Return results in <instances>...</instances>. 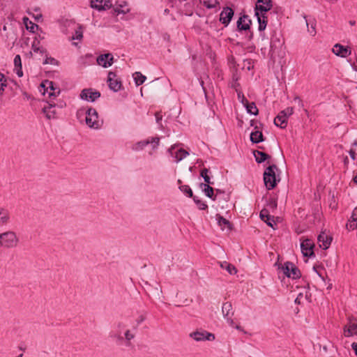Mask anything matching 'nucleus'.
Returning a JSON list of instances; mask_svg holds the SVG:
<instances>
[{
	"label": "nucleus",
	"mask_w": 357,
	"mask_h": 357,
	"mask_svg": "<svg viewBox=\"0 0 357 357\" xmlns=\"http://www.w3.org/2000/svg\"><path fill=\"white\" fill-rule=\"evenodd\" d=\"M14 64L15 68H22L21 57L20 55H16L14 58Z\"/></svg>",
	"instance_id": "nucleus-46"
},
{
	"label": "nucleus",
	"mask_w": 357,
	"mask_h": 357,
	"mask_svg": "<svg viewBox=\"0 0 357 357\" xmlns=\"http://www.w3.org/2000/svg\"><path fill=\"white\" fill-rule=\"evenodd\" d=\"M19 243V238L15 232L7 231L0 234V248H13Z\"/></svg>",
	"instance_id": "nucleus-4"
},
{
	"label": "nucleus",
	"mask_w": 357,
	"mask_h": 357,
	"mask_svg": "<svg viewBox=\"0 0 357 357\" xmlns=\"http://www.w3.org/2000/svg\"><path fill=\"white\" fill-rule=\"evenodd\" d=\"M10 221V213L8 210L0 208V224L6 225Z\"/></svg>",
	"instance_id": "nucleus-26"
},
{
	"label": "nucleus",
	"mask_w": 357,
	"mask_h": 357,
	"mask_svg": "<svg viewBox=\"0 0 357 357\" xmlns=\"http://www.w3.org/2000/svg\"><path fill=\"white\" fill-rule=\"evenodd\" d=\"M149 144V141L146 139L139 141L132 145V150L134 151H142L147 145Z\"/></svg>",
	"instance_id": "nucleus-27"
},
{
	"label": "nucleus",
	"mask_w": 357,
	"mask_h": 357,
	"mask_svg": "<svg viewBox=\"0 0 357 357\" xmlns=\"http://www.w3.org/2000/svg\"><path fill=\"white\" fill-rule=\"evenodd\" d=\"M315 26H316L315 23L312 22V23H311L310 29H308L309 33L312 36H314L316 34Z\"/></svg>",
	"instance_id": "nucleus-49"
},
{
	"label": "nucleus",
	"mask_w": 357,
	"mask_h": 357,
	"mask_svg": "<svg viewBox=\"0 0 357 357\" xmlns=\"http://www.w3.org/2000/svg\"><path fill=\"white\" fill-rule=\"evenodd\" d=\"M347 228L350 230H354L357 229V216H351V219L349 220V222L347 224Z\"/></svg>",
	"instance_id": "nucleus-37"
},
{
	"label": "nucleus",
	"mask_w": 357,
	"mask_h": 357,
	"mask_svg": "<svg viewBox=\"0 0 357 357\" xmlns=\"http://www.w3.org/2000/svg\"><path fill=\"white\" fill-rule=\"evenodd\" d=\"M354 182L357 184V174L353 178Z\"/></svg>",
	"instance_id": "nucleus-59"
},
{
	"label": "nucleus",
	"mask_w": 357,
	"mask_h": 357,
	"mask_svg": "<svg viewBox=\"0 0 357 357\" xmlns=\"http://www.w3.org/2000/svg\"><path fill=\"white\" fill-rule=\"evenodd\" d=\"M178 146L177 144H173L168 149V153L176 162H179L189 155V153L186 150L183 148H178Z\"/></svg>",
	"instance_id": "nucleus-6"
},
{
	"label": "nucleus",
	"mask_w": 357,
	"mask_h": 357,
	"mask_svg": "<svg viewBox=\"0 0 357 357\" xmlns=\"http://www.w3.org/2000/svg\"><path fill=\"white\" fill-rule=\"evenodd\" d=\"M319 247L324 250H326L329 248L332 238L328 235L326 232H321L317 237Z\"/></svg>",
	"instance_id": "nucleus-21"
},
{
	"label": "nucleus",
	"mask_w": 357,
	"mask_h": 357,
	"mask_svg": "<svg viewBox=\"0 0 357 357\" xmlns=\"http://www.w3.org/2000/svg\"><path fill=\"white\" fill-rule=\"evenodd\" d=\"M349 155H350L351 158L353 160H355V155H356V153H355V151H354L351 150V151H349Z\"/></svg>",
	"instance_id": "nucleus-55"
},
{
	"label": "nucleus",
	"mask_w": 357,
	"mask_h": 357,
	"mask_svg": "<svg viewBox=\"0 0 357 357\" xmlns=\"http://www.w3.org/2000/svg\"><path fill=\"white\" fill-rule=\"evenodd\" d=\"M234 15V11L231 8L227 7L223 9L220 15V21L225 25H227Z\"/></svg>",
	"instance_id": "nucleus-22"
},
{
	"label": "nucleus",
	"mask_w": 357,
	"mask_h": 357,
	"mask_svg": "<svg viewBox=\"0 0 357 357\" xmlns=\"http://www.w3.org/2000/svg\"><path fill=\"white\" fill-rule=\"evenodd\" d=\"M8 86L7 77L0 73V96H2Z\"/></svg>",
	"instance_id": "nucleus-32"
},
{
	"label": "nucleus",
	"mask_w": 357,
	"mask_h": 357,
	"mask_svg": "<svg viewBox=\"0 0 357 357\" xmlns=\"http://www.w3.org/2000/svg\"><path fill=\"white\" fill-rule=\"evenodd\" d=\"M61 31H62V32H63V33H66V34H67V33H68L67 30H66V29H65L64 28H62Z\"/></svg>",
	"instance_id": "nucleus-60"
},
{
	"label": "nucleus",
	"mask_w": 357,
	"mask_h": 357,
	"mask_svg": "<svg viewBox=\"0 0 357 357\" xmlns=\"http://www.w3.org/2000/svg\"><path fill=\"white\" fill-rule=\"evenodd\" d=\"M216 220L218 222V225L222 228V229H230V223L229 220L225 219V218L222 217L220 215H216Z\"/></svg>",
	"instance_id": "nucleus-30"
},
{
	"label": "nucleus",
	"mask_w": 357,
	"mask_h": 357,
	"mask_svg": "<svg viewBox=\"0 0 357 357\" xmlns=\"http://www.w3.org/2000/svg\"><path fill=\"white\" fill-rule=\"evenodd\" d=\"M107 82L109 89L114 92H117L121 89V82L117 77L116 74L114 72H109L107 76Z\"/></svg>",
	"instance_id": "nucleus-11"
},
{
	"label": "nucleus",
	"mask_w": 357,
	"mask_h": 357,
	"mask_svg": "<svg viewBox=\"0 0 357 357\" xmlns=\"http://www.w3.org/2000/svg\"><path fill=\"white\" fill-rule=\"evenodd\" d=\"M56 63V60L52 57H47L43 62V64H52L54 65Z\"/></svg>",
	"instance_id": "nucleus-48"
},
{
	"label": "nucleus",
	"mask_w": 357,
	"mask_h": 357,
	"mask_svg": "<svg viewBox=\"0 0 357 357\" xmlns=\"http://www.w3.org/2000/svg\"><path fill=\"white\" fill-rule=\"evenodd\" d=\"M352 68L354 71L357 72V63L352 64Z\"/></svg>",
	"instance_id": "nucleus-57"
},
{
	"label": "nucleus",
	"mask_w": 357,
	"mask_h": 357,
	"mask_svg": "<svg viewBox=\"0 0 357 357\" xmlns=\"http://www.w3.org/2000/svg\"><path fill=\"white\" fill-rule=\"evenodd\" d=\"M282 114H284V116L287 119L289 116H290L294 113V109L293 107H287L285 109L280 112Z\"/></svg>",
	"instance_id": "nucleus-44"
},
{
	"label": "nucleus",
	"mask_w": 357,
	"mask_h": 357,
	"mask_svg": "<svg viewBox=\"0 0 357 357\" xmlns=\"http://www.w3.org/2000/svg\"><path fill=\"white\" fill-rule=\"evenodd\" d=\"M47 105L43 108V113L45 115L46 118L49 120L56 119V111L55 102H47Z\"/></svg>",
	"instance_id": "nucleus-17"
},
{
	"label": "nucleus",
	"mask_w": 357,
	"mask_h": 357,
	"mask_svg": "<svg viewBox=\"0 0 357 357\" xmlns=\"http://www.w3.org/2000/svg\"><path fill=\"white\" fill-rule=\"evenodd\" d=\"M64 27H70L72 29H75V34L72 36V40H82L83 37V31L81 26H79L75 24V22L71 20H66L63 23Z\"/></svg>",
	"instance_id": "nucleus-13"
},
{
	"label": "nucleus",
	"mask_w": 357,
	"mask_h": 357,
	"mask_svg": "<svg viewBox=\"0 0 357 357\" xmlns=\"http://www.w3.org/2000/svg\"><path fill=\"white\" fill-rule=\"evenodd\" d=\"M40 86L44 89L43 94L45 95L47 93L50 98L52 96H56L60 93L59 89L54 87V83L49 80H45L41 84Z\"/></svg>",
	"instance_id": "nucleus-14"
},
{
	"label": "nucleus",
	"mask_w": 357,
	"mask_h": 357,
	"mask_svg": "<svg viewBox=\"0 0 357 357\" xmlns=\"http://www.w3.org/2000/svg\"><path fill=\"white\" fill-rule=\"evenodd\" d=\"M200 187L206 196L213 199V200L215 199V198L213 197V188L210 186V184L201 183Z\"/></svg>",
	"instance_id": "nucleus-28"
},
{
	"label": "nucleus",
	"mask_w": 357,
	"mask_h": 357,
	"mask_svg": "<svg viewBox=\"0 0 357 357\" xmlns=\"http://www.w3.org/2000/svg\"><path fill=\"white\" fill-rule=\"evenodd\" d=\"M179 189L181 192L185 194L189 197H192V191L190 187L188 185H183L179 187Z\"/></svg>",
	"instance_id": "nucleus-42"
},
{
	"label": "nucleus",
	"mask_w": 357,
	"mask_h": 357,
	"mask_svg": "<svg viewBox=\"0 0 357 357\" xmlns=\"http://www.w3.org/2000/svg\"><path fill=\"white\" fill-rule=\"evenodd\" d=\"M197 206L200 210H205L206 208H208V206L204 202H202L201 201L199 202Z\"/></svg>",
	"instance_id": "nucleus-51"
},
{
	"label": "nucleus",
	"mask_w": 357,
	"mask_h": 357,
	"mask_svg": "<svg viewBox=\"0 0 357 357\" xmlns=\"http://www.w3.org/2000/svg\"><path fill=\"white\" fill-rule=\"evenodd\" d=\"M274 123L276 126L284 128L287 125V119L282 113H279L274 119Z\"/></svg>",
	"instance_id": "nucleus-23"
},
{
	"label": "nucleus",
	"mask_w": 357,
	"mask_h": 357,
	"mask_svg": "<svg viewBox=\"0 0 357 357\" xmlns=\"http://www.w3.org/2000/svg\"><path fill=\"white\" fill-rule=\"evenodd\" d=\"M268 226L273 228V225L275 224V221L272 222L271 220H264Z\"/></svg>",
	"instance_id": "nucleus-54"
},
{
	"label": "nucleus",
	"mask_w": 357,
	"mask_h": 357,
	"mask_svg": "<svg viewBox=\"0 0 357 357\" xmlns=\"http://www.w3.org/2000/svg\"><path fill=\"white\" fill-rule=\"evenodd\" d=\"M351 347L354 351L355 355L357 356V342L352 343Z\"/></svg>",
	"instance_id": "nucleus-53"
},
{
	"label": "nucleus",
	"mask_w": 357,
	"mask_h": 357,
	"mask_svg": "<svg viewBox=\"0 0 357 357\" xmlns=\"http://www.w3.org/2000/svg\"><path fill=\"white\" fill-rule=\"evenodd\" d=\"M245 106L246 107L247 112L252 115H257L258 114V109L255 102H249L247 100H245Z\"/></svg>",
	"instance_id": "nucleus-31"
},
{
	"label": "nucleus",
	"mask_w": 357,
	"mask_h": 357,
	"mask_svg": "<svg viewBox=\"0 0 357 357\" xmlns=\"http://www.w3.org/2000/svg\"><path fill=\"white\" fill-rule=\"evenodd\" d=\"M24 22L25 24L26 28L27 30L30 31L32 33L35 32V29H38V26L35 23L29 20L27 17L24 18Z\"/></svg>",
	"instance_id": "nucleus-36"
},
{
	"label": "nucleus",
	"mask_w": 357,
	"mask_h": 357,
	"mask_svg": "<svg viewBox=\"0 0 357 357\" xmlns=\"http://www.w3.org/2000/svg\"><path fill=\"white\" fill-rule=\"evenodd\" d=\"M272 3L271 0H257L255 5V15L259 23V30L264 31L267 24L266 13L271 10Z\"/></svg>",
	"instance_id": "nucleus-1"
},
{
	"label": "nucleus",
	"mask_w": 357,
	"mask_h": 357,
	"mask_svg": "<svg viewBox=\"0 0 357 357\" xmlns=\"http://www.w3.org/2000/svg\"><path fill=\"white\" fill-rule=\"evenodd\" d=\"M278 170L276 165H273L268 167L264 173V181L268 190L273 189L280 178L277 179L275 172Z\"/></svg>",
	"instance_id": "nucleus-5"
},
{
	"label": "nucleus",
	"mask_w": 357,
	"mask_h": 357,
	"mask_svg": "<svg viewBox=\"0 0 357 357\" xmlns=\"http://www.w3.org/2000/svg\"><path fill=\"white\" fill-rule=\"evenodd\" d=\"M332 52L336 56L342 58H346L351 54L350 47L343 46L340 43H336L333 46Z\"/></svg>",
	"instance_id": "nucleus-15"
},
{
	"label": "nucleus",
	"mask_w": 357,
	"mask_h": 357,
	"mask_svg": "<svg viewBox=\"0 0 357 357\" xmlns=\"http://www.w3.org/2000/svg\"><path fill=\"white\" fill-rule=\"evenodd\" d=\"M16 73L18 75V77H22L23 75V73L22 71L21 68L17 70Z\"/></svg>",
	"instance_id": "nucleus-56"
},
{
	"label": "nucleus",
	"mask_w": 357,
	"mask_h": 357,
	"mask_svg": "<svg viewBox=\"0 0 357 357\" xmlns=\"http://www.w3.org/2000/svg\"><path fill=\"white\" fill-rule=\"evenodd\" d=\"M232 309V305L230 302H225L222 304V312L224 318L229 316H233L234 312Z\"/></svg>",
	"instance_id": "nucleus-25"
},
{
	"label": "nucleus",
	"mask_w": 357,
	"mask_h": 357,
	"mask_svg": "<svg viewBox=\"0 0 357 357\" xmlns=\"http://www.w3.org/2000/svg\"><path fill=\"white\" fill-rule=\"evenodd\" d=\"M155 116L156 123H158L159 128L160 129H162V125L161 121H162V116L161 113L160 112H156Z\"/></svg>",
	"instance_id": "nucleus-45"
},
{
	"label": "nucleus",
	"mask_w": 357,
	"mask_h": 357,
	"mask_svg": "<svg viewBox=\"0 0 357 357\" xmlns=\"http://www.w3.org/2000/svg\"><path fill=\"white\" fill-rule=\"evenodd\" d=\"M250 21L247 16H243L237 22V26L239 30H248L250 28Z\"/></svg>",
	"instance_id": "nucleus-24"
},
{
	"label": "nucleus",
	"mask_w": 357,
	"mask_h": 357,
	"mask_svg": "<svg viewBox=\"0 0 357 357\" xmlns=\"http://www.w3.org/2000/svg\"><path fill=\"white\" fill-rule=\"evenodd\" d=\"M343 334L346 337L357 335V321L353 318H349L348 322L344 326Z\"/></svg>",
	"instance_id": "nucleus-10"
},
{
	"label": "nucleus",
	"mask_w": 357,
	"mask_h": 357,
	"mask_svg": "<svg viewBox=\"0 0 357 357\" xmlns=\"http://www.w3.org/2000/svg\"><path fill=\"white\" fill-rule=\"evenodd\" d=\"M253 154L255 158V160L258 163H261L270 158V156L268 154L260 151H255L253 152Z\"/></svg>",
	"instance_id": "nucleus-29"
},
{
	"label": "nucleus",
	"mask_w": 357,
	"mask_h": 357,
	"mask_svg": "<svg viewBox=\"0 0 357 357\" xmlns=\"http://www.w3.org/2000/svg\"><path fill=\"white\" fill-rule=\"evenodd\" d=\"M208 169L206 168H204L201 171V176L204 178L205 181V184H213V183L211 181V178L208 176Z\"/></svg>",
	"instance_id": "nucleus-38"
},
{
	"label": "nucleus",
	"mask_w": 357,
	"mask_h": 357,
	"mask_svg": "<svg viewBox=\"0 0 357 357\" xmlns=\"http://www.w3.org/2000/svg\"><path fill=\"white\" fill-rule=\"evenodd\" d=\"M222 268L225 269L231 275H234L237 273L236 268L231 264L224 261L220 264Z\"/></svg>",
	"instance_id": "nucleus-34"
},
{
	"label": "nucleus",
	"mask_w": 357,
	"mask_h": 357,
	"mask_svg": "<svg viewBox=\"0 0 357 357\" xmlns=\"http://www.w3.org/2000/svg\"><path fill=\"white\" fill-rule=\"evenodd\" d=\"M250 140L253 143H259L260 142H262L264 140L262 132L260 131L252 132L250 134Z\"/></svg>",
	"instance_id": "nucleus-33"
},
{
	"label": "nucleus",
	"mask_w": 357,
	"mask_h": 357,
	"mask_svg": "<svg viewBox=\"0 0 357 357\" xmlns=\"http://www.w3.org/2000/svg\"><path fill=\"white\" fill-rule=\"evenodd\" d=\"M114 11L116 15H125L130 13V8L126 1H120L116 2L114 6Z\"/></svg>",
	"instance_id": "nucleus-20"
},
{
	"label": "nucleus",
	"mask_w": 357,
	"mask_h": 357,
	"mask_svg": "<svg viewBox=\"0 0 357 357\" xmlns=\"http://www.w3.org/2000/svg\"><path fill=\"white\" fill-rule=\"evenodd\" d=\"M260 218L262 220H271L273 222V218L268 214L266 209H263L260 212Z\"/></svg>",
	"instance_id": "nucleus-43"
},
{
	"label": "nucleus",
	"mask_w": 357,
	"mask_h": 357,
	"mask_svg": "<svg viewBox=\"0 0 357 357\" xmlns=\"http://www.w3.org/2000/svg\"><path fill=\"white\" fill-rule=\"evenodd\" d=\"M232 316H229V317H225V319L227 320V322L230 325V326H233L234 325V321L232 319Z\"/></svg>",
	"instance_id": "nucleus-52"
},
{
	"label": "nucleus",
	"mask_w": 357,
	"mask_h": 357,
	"mask_svg": "<svg viewBox=\"0 0 357 357\" xmlns=\"http://www.w3.org/2000/svg\"><path fill=\"white\" fill-rule=\"evenodd\" d=\"M132 17H133V16H132L130 17H126L124 18V20H128L131 19Z\"/></svg>",
	"instance_id": "nucleus-62"
},
{
	"label": "nucleus",
	"mask_w": 357,
	"mask_h": 357,
	"mask_svg": "<svg viewBox=\"0 0 357 357\" xmlns=\"http://www.w3.org/2000/svg\"><path fill=\"white\" fill-rule=\"evenodd\" d=\"M96 61L99 66L106 68L113 64L114 57L110 53L103 54L97 57Z\"/></svg>",
	"instance_id": "nucleus-18"
},
{
	"label": "nucleus",
	"mask_w": 357,
	"mask_h": 357,
	"mask_svg": "<svg viewBox=\"0 0 357 357\" xmlns=\"http://www.w3.org/2000/svg\"><path fill=\"white\" fill-rule=\"evenodd\" d=\"M282 271L284 274L292 279H297L301 277L300 271L298 269L296 266L291 262H286L282 266Z\"/></svg>",
	"instance_id": "nucleus-8"
},
{
	"label": "nucleus",
	"mask_w": 357,
	"mask_h": 357,
	"mask_svg": "<svg viewBox=\"0 0 357 357\" xmlns=\"http://www.w3.org/2000/svg\"><path fill=\"white\" fill-rule=\"evenodd\" d=\"M126 326L122 322L116 324L114 329L109 333V337L112 338L118 344H122L124 338L122 333L124 331Z\"/></svg>",
	"instance_id": "nucleus-7"
},
{
	"label": "nucleus",
	"mask_w": 357,
	"mask_h": 357,
	"mask_svg": "<svg viewBox=\"0 0 357 357\" xmlns=\"http://www.w3.org/2000/svg\"><path fill=\"white\" fill-rule=\"evenodd\" d=\"M147 141H149V144H151L153 149H156L159 146L160 138L158 137H152L148 138Z\"/></svg>",
	"instance_id": "nucleus-41"
},
{
	"label": "nucleus",
	"mask_w": 357,
	"mask_h": 357,
	"mask_svg": "<svg viewBox=\"0 0 357 357\" xmlns=\"http://www.w3.org/2000/svg\"><path fill=\"white\" fill-rule=\"evenodd\" d=\"M146 79V77L139 72H136L134 75V79L137 86L142 84Z\"/></svg>",
	"instance_id": "nucleus-35"
},
{
	"label": "nucleus",
	"mask_w": 357,
	"mask_h": 357,
	"mask_svg": "<svg viewBox=\"0 0 357 357\" xmlns=\"http://www.w3.org/2000/svg\"><path fill=\"white\" fill-rule=\"evenodd\" d=\"M55 105H56V107H58L60 109L63 108L66 106V103L62 100L57 101L56 102H55Z\"/></svg>",
	"instance_id": "nucleus-50"
},
{
	"label": "nucleus",
	"mask_w": 357,
	"mask_h": 357,
	"mask_svg": "<svg viewBox=\"0 0 357 357\" xmlns=\"http://www.w3.org/2000/svg\"><path fill=\"white\" fill-rule=\"evenodd\" d=\"M143 320H144V318L142 317L139 319V322H142V321H143Z\"/></svg>",
	"instance_id": "nucleus-64"
},
{
	"label": "nucleus",
	"mask_w": 357,
	"mask_h": 357,
	"mask_svg": "<svg viewBox=\"0 0 357 357\" xmlns=\"http://www.w3.org/2000/svg\"><path fill=\"white\" fill-rule=\"evenodd\" d=\"M201 2L208 8H215L218 4V0H201Z\"/></svg>",
	"instance_id": "nucleus-39"
},
{
	"label": "nucleus",
	"mask_w": 357,
	"mask_h": 357,
	"mask_svg": "<svg viewBox=\"0 0 357 357\" xmlns=\"http://www.w3.org/2000/svg\"><path fill=\"white\" fill-rule=\"evenodd\" d=\"M193 200H194V202H195L197 204H199V202H200V201L197 199V197H193Z\"/></svg>",
	"instance_id": "nucleus-58"
},
{
	"label": "nucleus",
	"mask_w": 357,
	"mask_h": 357,
	"mask_svg": "<svg viewBox=\"0 0 357 357\" xmlns=\"http://www.w3.org/2000/svg\"><path fill=\"white\" fill-rule=\"evenodd\" d=\"M190 337L194 339L195 341H213L215 340V335L207 332L206 331H195L190 334Z\"/></svg>",
	"instance_id": "nucleus-12"
},
{
	"label": "nucleus",
	"mask_w": 357,
	"mask_h": 357,
	"mask_svg": "<svg viewBox=\"0 0 357 357\" xmlns=\"http://www.w3.org/2000/svg\"><path fill=\"white\" fill-rule=\"evenodd\" d=\"M90 5L98 11L108 10L112 6L110 0H91Z\"/></svg>",
	"instance_id": "nucleus-16"
},
{
	"label": "nucleus",
	"mask_w": 357,
	"mask_h": 357,
	"mask_svg": "<svg viewBox=\"0 0 357 357\" xmlns=\"http://www.w3.org/2000/svg\"><path fill=\"white\" fill-rule=\"evenodd\" d=\"M284 44V39L280 33L275 31L271 36L269 54L271 58L280 56Z\"/></svg>",
	"instance_id": "nucleus-3"
},
{
	"label": "nucleus",
	"mask_w": 357,
	"mask_h": 357,
	"mask_svg": "<svg viewBox=\"0 0 357 357\" xmlns=\"http://www.w3.org/2000/svg\"><path fill=\"white\" fill-rule=\"evenodd\" d=\"M295 100H298L299 102H302L301 100L300 99V98H298V97H296Z\"/></svg>",
	"instance_id": "nucleus-61"
},
{
	"label": "nucleus",
	"mask_w": 357,
	"mask_h": 357,
	"mask_svg": "<svg viewBox=\"0 0 357 357\" xmlns=\"http://www.w3.org/2000/svg\"><path fill=\"white\" fill-rule=\"evenodd\" d=\"M236 328L237 330H241V326H236Z\"/></svg>",
	"instance_id": "nucleus-63"
},
{
	"label": "nucleus",
	"mask_w": 357,
	"mask_h": 357,
	"mask_svg": "<svg viewBox=\"0 0 357 357\" xmlns=\"http://www.w3.org/2000/svg\"><path fill=\"white\" fill-rule=\"evenodd\" d=\"M79 97L87 102H94L100 97V93L93 89H84L81 91Z\"/></svg>",
	"instance_id": "nucleus-9"
},
{
	"label": "nucleus",
	"mask_w": 357,
	"mask_h": 357,
	"mask_svg": "<svg viewBox=\"0 0 357 357\" xmlns=\"http://www.w3.org/2000/svg\"><path fill=\"white\" fill-rule=\"evenodd\" d=\"M314 243L310 239H305L301 243V249L305 257L314 255Z\"/></svg>",
	"instance_id": "nucleus-19"
},
{
	"label": "nucleus",
	"mask_w": 357,
	"mask_h": 357,
	"mask_svg": "<svg viewBox=\"0 0 357 357\" xmlns=\"http://www.w3.org/2000/svg\"><path fill=\"white\" fill-rule=\"evenodd\" d=\"M32 50L34 52L42 53L43 52V48L38 46L35 41L32 44Z\"/></svg>",
	"instance_id": "nucleus-47"
},
{
	"label": "nucleus",
	"mask_w": 357,
	"mask_h": 357,
	"mask_svg": "<svg viewBox=\"0 0 357 357\" xmlns=\"http://www.w3.org/2000/svg\"><path fill=\"white\" fill-rule=\"evenodd\" d=\"M135 337V335L131 333V331L128 329L124 331V339L126 340V346H129L130 344V340Z\"/></svg>",
	"instance_id": "nucleus-40"
},
{
	"label": "nucleus",
	"mask_w": 357,
	"mask_h": 357,
	"mask_svg": "<svg viewBox=\"0 0 357 357\" xmlns=\"http://www.w3.org/2000/svg\"><path fill=\"white\" fill-rule=\"evenodd\" d=\"M85 115V123L91 129L98 130L100 128L102 122L98 119V114L96 109L90 107L86 112L79 110L77 116Z\"/></svg>",
	"instance_id": "nucleus-2"
}]
</instances>
